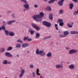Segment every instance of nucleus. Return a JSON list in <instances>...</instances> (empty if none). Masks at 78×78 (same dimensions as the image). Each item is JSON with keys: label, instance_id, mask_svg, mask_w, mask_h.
I'll list each match as a JSON object with an SVG mask.
<instances>
[{"label": "nucleus", "instance_id": "obj_23", "mask_svg": "<svg viewBox=\"0 0 78 78\" xmlns=\"http://www.w3.org/2000/svg\"><path fill=\"white\" fill-rule=\"evenodd\" d=\"M51 36H49L47 37H45L44 38H43L44 40H45V39H50V38H51Z\"/></svg>", "mask_w": 78, "mask_h": 78}, {"label": "nucleus", "instance_id": "obj_30", "mask_svg": "<svg viewBox=\"0 0 78 78\" xmlns=\"http://www.w3.org/2000/svg\"><path fill=\"white\" fill-rule=\"evenodd\" d=\"M78 14V9L77 10V11H76L74 12L73 13V14L74 16H76V14Z\"/></svg>", "mask_w": 78, "mask_h": 78}, {"label": "nucleus", "instance_id": "obj_4", "mask_svg": "<svg viewBox=\"0 0 78 78\" xmlns=\"http://www.w3.org/2000/svg\"><path fill=\"white\" fill-rule=\"evenodd\" d=\"M43 24L45 26H46L47 27H50L51 26V24L49 22L47 21H44L43 22Z\"/></svg>", "mask_w": 78, "mask_h": 78}, {"label": "nucleus", "instance_id": "obj_7", "mask_svg": "<svg viewBox=\"0 0 78 78\" xmlns=\"http://www.w3.org/2000/svg\"><path fill=\"white\" fill-rule=\"evenodd\" d=\"M64 1L65 0H60L58 3V5L59 6H62V5H63V3L64 2Z\"/></svg>", "mask_w": 78, "mask_h": 78}, {"label": "nucleus", "instance_id": "obj_44", "mask_svg": "<svg viewBox=\"0 0 78 78\" xmlns=\"http://www.w3.org/2000/svg\"><path fill=\"white\" fill-rule=\"evenodd\" d=\"M12 17H14V18H16V16H15V15L14 14H12Z\"/></svg>", "mask_w": 78, "mask_h": 78}, {"label": "nucleus", "instance_id": "obj_37", "mask_svg": "<svg viewBox=\"0 0 78 78\" xmlns=\"http://www.w3.org/2000/svg\"><path fill=\"white\" fill-rule=\"evenodd\" d=\"M16 48H20V44H17L16 46Z\"/></svg>", "mask_w": 78, "mask_h": 78}, {"label": "nucleus", "instance_id": "obj_15", "mask_svg": "<svg viewBox=\"0 0 78 78\" xmlns=\"http://www.w3.org/2000/svg\"><path fill=\"white\" fill-rule=\"evenodd\" d=\"M40 37V34L39 33H36V36L35 37V39H38Z\"/></svg>", "mask_w": 78, "mask_h": 78}, {"label": "nucleus", "instance_id": "obj_34", "mask_svg": "<svg viewBox=\"0 0 78 78\" xmlns=\"http://www.w3.org/2000/svg\"><path fill=\"white\" fill-rule=\"evenodd\" d=\"M5 51V49L4 48H3L1 50V51L2 53H3Z\"/></svg>", "mask_w": 78, "mask_h": 78}, {"label": "nucleus", "instance_id": "obj_3", "mask_svg": "<svg viewBox=\"0 0 78 78\" xmlns=\"http://www.w3.org/2000/svg\"><path fill=\"white\" fill-rule=\"evenodd\" d=\"M26 3V4H24L23 5V7H24V8L23 9V11H26V10H28L30 9L29 4H28V3Z\"/></svg>", "mask_w": 78, "mask_h": 78}, {"label": "nucleus", "instance_id": "obj_21", "mask_svg": "<svg viewBox=\"0 0 78 78\" xmlns=\"http://www.w3.org/2000/svg\"><path fill=\"white\" fill-rule=\"evenodd\" d=\"M5 33L6 36H8L9 34V32L7 30H5L4 31Z\"/></svg>", "mask_w": 78, "mask_h": 78}, {"label": "nucleus", "instance_id": "obj_2", "mask_svg": "<svg viewBox=\"0 0 78 78\" xmlns=\"http://www.w3.org/2000/svg\"><path fill=\"white\" fill-rule=\"evenodd\" d=\"M36 53L37 55H40L41 56H45L46 55V53L43 50H41L39 51V49L37 48L36 49Z\"/></svg>", "mask_w": 78, "mask_h": 78}, {"label": "nucleus", "instance_id": "obj_48", "mask_svg": "<svg viewBox=\"0 0 78 78\" xmlns=\"http://www.w3.org/2000/svg\"><path fill=\"white\" fill-rule=\"evenodd\" d=\"M73 2H74L75 3H76V2H78V0H72Z\"/></svg>", "mask_w": 78, "mask_h": 78}, {"label": "nucleus", "instance_id": "obj_33", "mask_svg": "<svg viewBox=\"0 0 78 78\" xmlns=\"http://www.w3.org/2000/svg\"><path fill=\"white\" fill-rule=\"evenodd\" d=\"M30 34H31V35H33V34L34 33H35L34 31L33 30H31L30 31Z\"/></svg>", "mask_w": 78, "mask_h": 78}, {"label": "nucleus", "instance_id": "obj_11", "mask_svg": "<svg viewBox=\"0 0 78 78\" xmlns=\"http://www.w3.org/2000/svg\"><path fill=\"white\" fill-rule=\"evenodd\" d=\"M70 33L72 34H78V31H76L72 30L71 31Z\"/></svg>", "mask_w": 78, "mask_h": 78}, {"label": "nucleus", "instance_id": "obj_55", "mask_svg": "<svg viewBox=\"0 0 78 78\" xmlns=\"http://www.w3.org/2000/svg\"><path fill=\"white\" fill-rule=\"evenodd\" d=\"M61 63L62 64V63H64V61H62L61 62Z\"/></svg>", "mask_w": 78, "mask_h": 78}, {"label": "nucleus", "instance_id": "obj_17", "mask_svg": "<svg viewBox=\"0 0 78 78\" xmlns=\"http://www.w3.org/2000/svg\"><path fill=\"white\" fill-rule=\"evenodd\" d=\"M58 0H50L48 2V3L49 4H51V3H54L55 1H57Z\"/></svg>", "mask_w": 78, "mask_h": 78}, {"label": "nucleus", "instance_id": "obj_42", "mask_svg": "<svg viewBox=\"0 0 78 78\" xmlns=\"http://www.w3.org/2000/svg\"><path fill=\"white\" fill-rule=\"evenodd\" d=\"M32 75L33 76V77H35L36 76V73L34 72H32Z\"/></svg>", "mask_w": 78, "mask_h": 78}, {"label": "nucleus", "instance_id": "obj_49", "mask_svg": "<svg viewBox=\"0 0 78 78\" xmlns=\"http://www.w3.org/2000/svg\"><path fill=\"white\" fill-rule=\"evenodd\" d=\"M3 24L4 25H6V23L5 21H3Z\"/></svg>", "mask_w": 78, "mask_h": 78}, {"label": "nucleus", "instance_id": "obj_46", "mask_svg": "<svg viewBox=\"0 0 78 78\" xmlns=\"http://www.w3.org/2000/svg\"><path fill=\"white\" fill-rule=\"evenodd\" d=\"M11 12H12L11 11H8L7 12V14H10V13H11Z\"/></svg>", "mask_w": 78, "mask_h": 78}, {"label": "nucleus", "instance_id": "obj_45", "mask_svg": "<svg viewBox=\"0 0 78 78\" xmlns=\"http://www.w3.org/2000/svg\"><path fill=\"white\" fill-rule=\"evenodd\" d=\"M28 37H24V41H26V40H28Z\"/></svg>", "mask_w": 78, "mask_h": 78}, {"label": "nucleus", "instance_id": "obj_27", "mask_svg": "<svg viewBox=\"0 0 78 78\" xmlns=\"http://www.w3.org/2000/svg\"><path fill=\"white\" fill-rule=\"evenodd\" d=\"M67 25L68 27H69V28H72V27H73V26L72 25L70 24L69 23H68Z\"/></svg>", "mask_w": 78, "mask_h": 78}, {"label": "nucleus", "instance_id": "obj_47", "mask_svg": "<svg viewBox=\"0 0 78 78\" xmlns=\"http://www.w3.org/2000/svg\"><path fill=\"white\" fill-rule=\"evenodd\" d=\"M32 40L31 39V38H28L27 39V41H32Z\"/></svg>", "mask_w": 78, "mask_h": 78}, {"label": "nucleus", "instance_id": "obj_20", "mask_svg": "<svg viewBox=\"0 0 78 78\" xmlns=\"http://www.w3.org/2000/svg\"><path fill=\"white\" fill-rule=\"evenodd\" d=\"M47 56L48 58H49V57H51V52H48L47 54Z\"/></svg>", "mask_w": 78, "mask_h": 78}, {"label": "nucleus", "instance_id": "obj_26", "mask_svg": "<svg viewBox=\"0 0 78 78\" xmlns=\"http://www.w3.org/2000/svg\"><path fill=\"white\" fill-rule=\"evenodd\" d=\"M49 18L50 20H53V15H52V14H50L49 16Z\"/></svg>", "mask_w": 78, "mask_h": 78}, {"label": "nucleus", "instance_id": "obj_50", "mask_svg": "<svg viewBox=\"0 0 78 78\" xmlns=\"http://www.w3.org/2000/svg\"><path fill=\"white\" fill-rule=\"evenodd\" d=\"M65 49L66 50H69V49H70V48L69 47H65Z\"/></svg>", "mask_w": 78, "mask_h": 78}, {"label": "nucleus", "instance_id": "obj_31", "mask_svg": "<svg viewBox=\"0 0 78 78\" xmlns=\"http://www.w3.org/2000/svg\"><path fill=\"white\" fill-rule=\"evenodd\" d=\"M64 25V23L63 22H62V23H59V26H60V27H63Z\"/></svg>", "mask_w": 78, "mask_h": 78}, {"label": "nucleus", "instance_id": "obj_19", "mask_svg": "<svg viewBox=\"0 0 78 78\" xmlns=\"http://www.w3.org/2000/svg\"><path fill=\"white\" fill-rule=\"evenodd\" d=\"M69 8L70 9H73V7L74 5L72 3H71L69 5Z\"/></svg>", "mask_w": 78, "mask_h": 78}, {"label": "nucleus", "instance_id": "obj_36", "mask_svg": "<svg viewBox=\"0 0 78 78\" xmlns=\"http://www.w3.org/2000/svg\"><path fill=\"white\" fill-rule=\"evenodd\" d=\"M37 30H40V27H37V26H36V27H35V28Z\"/></svg>", "mask_w": 78, "mask_h": 78}, {"label": "nucleus", "instance_id": "obj_53", "mask_svg": "<svg viewBox=\"0 0 78 78\" xmlns=\"http://www.w3.org/2000/svg\"><path fill=\"white\" fill-rule=\"evenodd\" d=\"M7 63L9 64H11V62H8V63Z\"/></svg>", "mask_w": 78, "mask_h": 78}, {"label": "nucleus", "instance_id": "obj_25", "mask_svg": "<svg viewBox=\"0 0 78 78\" xmlns=\"http://www.w3.org/2000/svg\"><path fill=\"white\" fill-rule=\"evenodd\" d=\"M46 9L47 11H51V8L50 7H48L46 8Z\"/></svg>", "mask_w": 78, "mask_h": 78}, {"label": "nucleus", "instance_id": "obj_54", "mask_svg": "<svg viewBox=\"0 0 78 78\" xmlns=\"http://www.w3.org/2000/svg\"><path fill=\"white\" fill-rule=\"evenodd\" d=\"M48 0H43L44 2H47V1H48Z\"/></svg>", "mask_w": 78, "mask_h": 78}, {"label": "nucleus", "instance_id": "obj_6", "mask_svg": "<svg viewBox=\"0 0 78 78\" xmlns=\"http://www.w3.org/2000/svg\"><path fill=\"white\" fill-rule=\"evenodd\" d=\"M76 52H77V50L75 49H72L69 51V53L70 55H72L73 53H76Z\"/></svg>", "mask_w": 78, "mask_h": 78}, {"label": "nucleus", "instance_id": "obj_39", "mask_svg": "<svg viewBox=\"0 0 78 78\" xmlns=\"http://www.w3.org/2000/svg\"><path fill=\"white\" fill-rule=\"evenodd\" d=\"M60 37H66L64 35L60 34L59 35Z\"/></svg>", "mask_w": 78, "mask_h": 78}, {"label": "nucleus", "instance_id": "obj_56", "mask_svg": "<svg viewBox=\"0 0 78 78\" xmlns=\"http://www.w3.org/2000/svg\"><path fill=\"white\" fill-rule=\"evenodd\" d=\"M27 53H29L30 51H27Z\"/></svg>", "mask_w": 78, "mask_h": 78}, {"label": "nucleus", "instance_id": "obj_16", "mask_svg": "<svg viewBox=\"0 0 78 78\" xmlns=\"http://www.w3.org/2000/svg\"><path fill=\"white\" fill-rule=\"evenodd\" d=\"M39 68H37L36 72V74L37 75H41V73H39Z\"/></svg>", "mask_w": 78, "mask_h": 78}, {"label": "nucleus", "instance_id": "obj_1", "mask_svg": "<svg viewBox=\"0 0 78 78\" xmlns=\"http://www.w3.org/2000/svg\"><path fill=\"white\" fill-rule=\"evenodd\" d=\"M40 15H36L33 16V18L37 22H41L42 20V17L44 16V13L43 12H41L40 13Z\"/></svg>", "mask_w": 78, "mask_h": 78}, {"label": "nucleus", "instance_id": "obj_14", "mask_svg": "<svg viewBox=\"0 0 78 78\" xmlns=\"http://www.w3.org/2000/svg\"><path fill=\"white\" fill-rule=\"evenodd\" d=\"M64 35H65V36L66 37H67V35H69V32H68V31H66L64 32Z\"/></svg>", "mask_w": 78, "mask_h": 78}, {"label": "nucleus", "instance_id": "obj_10", "mask_svg": "<svg viewBox=\"0 0 78 78\" xmlns=\"http://www.w3.org/2000/svg\"><path fill=\"white\" fill-rule=\"evenodd\" d=\"M16 22V20H13L11 21H9L7 22V24L8 25H11L13 22Z\"/></svg>", "mask_w": 78, "mask_h": 78}, {"label": "nucleus", "instance_id": "obj_62", "mask_svg": "<svg viewBox=\"0 0 78 78\" xmlns=\"http://www.w3.org/2000/svg\"><path fill=\"white\" fill-rule=\"evenodd\" d=\"M69 62H67V64H69Z\"/></svg>", "mask_w": 78, "mask_h": 78}, {"label": "nucleus", "instance_id": "obj_22", "mask_svg": "<svg viewBox=\"0 0 78 78\" xmlns=\"http://www.w3.org/2000/svg\"><path fill=\"white\" fill-rule=\"evenodd\" d=\"M64 13V10L62 9H61L59 10L58 12V14H62Z\"/></svg>", "mask_w": 78, "mask_h": 78}, {"label": "nucleus", "instance_id": "obj_43", "mask_svg": "<svg viewBox=\"0 0 78 78\" xmlns=\"http://www.w3.org/2000/svg\"><path fill=\"white\" fill-rule=\"evenodd\" d=\"M34 7L35 8H38V5L37 4H34Z\"/></svg>", "mask_w": 78, "mask_h": 78}, {"label": "nucleus", "instance_id": "obj_57", "mask_svg": "<svg viewBox=\"0 0 78 78\" xmlns=\"http://www.w3.org/2000/svg\"><path fill=\"white\" fill-rule=\"evenodd\" d=\"M2 30V27H0V31H1Z\"/></svg>", "mask_w": 78, "mask_h": 78}, {"label": "nucleus", "instance_id": "obj_29", "mask_svg": "<svg viewBox=\"0 0 78 78\" xmlns=\"http://www.w3.org/2000/svg\"><path fill=\"white\" fill-rule=\"evenodd\" d=\"M3 64L4 65L6 64H8V62L6 60H4L3 62Z\"/></svg>", "mask_w": 78, "mask_h": 78}, {"label": "nucleus", "instance_id": "obj_13", "mask_svg": "<svg viewBox=\"0 0 78 78\" xmlns=\"http://www.w3.org/2000/svg\"><path fill=\"white\" fill-rule=\"evenodd\" d=\"M28 45H29V43H24L22 44V46L24 48H25V47H28Z\"/></svg>", "mask_w": 78, "mask_h": 78}, {"label": "nucleus", "instance_id": "obj_18", "mask_svg": "<svg viewBox=\"0 0 78 78\" xmlns=\"http://www.w3.org/2000/svg\"><path fill=\"white\" fill-rule=\"evenodd\" d=\"M9 35L10 36H14V35H15V34H14V33L13 32L9 31Z\"/></svg>", "mask_w": 78, "mask_h": 78}, {"label": "nucleus", "instance_id": "obj_35", "mask_svg": "<svg viewBox=\"0 0 78 78\" xmlns=\"http://www.w3.org/2000/svg\"><path fill=\"white\" fill-rule=\"evenodd\" d=\"M30 69H33L34 68V65L33 64H30L29 66Z\"/></svg>", "mask_w": 78, "mask_h": 78}, {"label": "nucleus", "instance_id": "obj_5", "mask_svg": "<svg viewBox=\"0 0 78 78\" xmlns=\"http://www.w3.org/2000/svg\"><path fill=\"white\" fill-rule=\"evenodd\" d=\"M25 69H22L21 70V73L20 75V78H21L22 76H23V74L25 73Z\"/></svg>", "mask_w": 78, "mask_h": 78}, {"label": "nucleus", "instance_id": "obj_51", "mask_svg": "<svg viewBox=\"0 0 78 78\" xmlns=\"http://www.w3.org/2000/svg\"><path fill=\"white\" fill-rule=\"evenodd\" d=\"M23 41L20 40V43H21V44H22V43H23Z\"/></svg>", "mask_w": 78, "mask_h": 78}, {"label": "nucleus", "instance_id": "obj_61", "mask_svg": "<svg viewBox=\"0 0 78 78\" xmlns=\"http://www.w3.org/2000/svg\"><path fill=\"white\" fill-rule=\"evenodd\" d=\"M2 17V15H0V17Z\"/></svg>", "mask_w": 78, "mask_h": 78}, {"label": "nucleus", "instance_id": "obj_60", "mask_svg": "<svg viewBox=\"0 0 78 78\" xmlns=\"http://www.w3.org/2000/svg\"><path fill=\"white\" fill-rule=\"evenodd\" d=\"M72 23V25H73V24H74L73 23Z\"/></svg>", "mask_w": 78, "mask_h": 78}, {"label": "nucleus", "instance_id": "obj_38", "mask_svg": "<svg viewBox=\"0 0 78 78\" xmlns=\"http://www.w3.org/2000/svg\"><path fill=\"white\" fill-rule=\"evenodd\" d=\"M55 26L56 28V30H58V25L57 24H55Z\"/></svg>", "mask_w": 78, "mask_h": 78}, {"label": "nucleus", "instance_id": "obj_24", "mask_svg": "<svg viewBox=\"0 0 78 78\" xmlns=\"http://www.w3.org/2000/svg\"><path fill=\"white\" fill-rule=\"evenodd\" d=\"M58 22L59 23H61L63 22V20L62 19H58Z\"/></svg>", "mask_w": 78, "mask_h": 78}, {"label": "nucleus", "instance_id": "obj_8", "mask_svg": "<svg viewBox=\"0 0 78 78\" xmlns=\"http://www.w3.org/2000/svg\"><path fill=\"white\" fill-rule=\"evenodd\" d=\"M5 55L7 57L10 58L12 56V55H11L10 53L8 52H7L5 53Z\"/></svg>", "mask_w": 78, "mask_h": 78}, {"label": "nucleus", "instance_id": "obj_12", "mask_svg": "<svg viewBox=\"0 0 78 78\" xmlns=\"http://www.w3.org/2000/svg\"><path fill=\"white\" fill-rule=\"evenodd\" d=\"M56 69H59V68H63V66H61L60 64H58L56 65L55 66Z\"/></svg>", "mask_w": 78, "mask_h": 78}, {"label": "nucleus", "instance_id": "obj_9", "mask_svg": "<svg viewBox=\"0 0 78 78\" xmlns=\"http://www.w3.org/2000/svg\"><path fill=\"white\" fill-rule=\"evenodd\" d=\"M68 67L69 69H71V70H72L73 69H75V65H74L73 64H72L70 65Z\"/></svg>", "mask_w": 78, "mask_h": 78}, {"label": "nucleus", "instance_id": "obj_59", "mask_svg": "<svg viewBox=\"0 0 78 78\" xmlns=\"http://www.w3.org/2000/svg\"><path fill=\"white\" fill-rule=\"evenodd\" d=\"M58 33H61V31H58Z\"/></svg>", "mask_w": 78, "mask_h": 78}, {"label": "nucleus", "instance_id": "obj_64", "mask_svg": "<svg viewBox=\"0 0 78 78\" xmlns=\"http://www.w3.org/2000/svg\"><path fill=\"white\" fill-rule=\"evenodd\" d=\"M5 78H7V77H5Z\"/></svg>", "mask_w": 78, "mask_h": 78}, {"label": "nucleus", "instance_id": "obj_40", "mask_svg": "<svg viewBox=\"0 0 78 78\" xmlns=\"http://www.w3.org/2000/svg\"><path fill=\"white\" fill-rule=\"evenodd\" d=\"M21 2H24V3H27L28 2L26 0H20Z\"/></svg>", "mask_w": 78, "mask_h": 78}, {"label": "nucleus", "instance_id": "obj_41", "mask_svg": "<svg viewBox=\"0 0 78 78\" xmlns=\"http://www.w3.org/2000/svg\"><path fill=\"white\" fill-rule=\"evenodd\" d=\"M2 30H6L5 27L4 26H2L1 27Z\"/></svg>", "mask_w": 78, "mask_h": 78}, {"label": "nucleus", "instance_id": "obj_28", "mask_svg": "<svg viewBox=\"0 0 78 78\" xmlns=\"http://www.w3.org/2000/svg\"><path fill=\"white\" fill-rule=\"evenodd\" d=\"M12 49V47H9L7 49V51H10V50H11Z\"/></svg>", "mask_w": 78, "mask_h": 78}, {"label": "nucleus", "instance_id": "obj_32", "mask_svg": "<svg viewBox=\"0 0 78 78\" xmlns=\"http://www.w3.org/2000/svg\"><path fill=\"white\" fill-rule=\"evenodd\" d=\"M32 26L34 27V28H35V27L37 26V25L36 24L33 23H32L31 24Z\"/></svg>", "mask_w": 78, "mask_h": 78}, {"label": "nucleus", "instance_id": "obj_58", "mask_svg": "<svg viewBox=\"0 0 78 78\" xmlns=\"http://www.w3.org/2000/svg\"><path fill=\"white\" fill-rule=\"evenodd\" d=\"M17 57H19V55H16Z\"/></svg>", "mask_w": 78, "mask_h": 78}, {"label": "nucleus", "instance_id": "obj_63", "mask_svg": "<svg viewBox=\"0 0 78 78\" xmlns=\"http://www.w3.org/2000/svg\"><path fill=\"white\" fill-rule=\"evenodd\" d=\"M16 23H18V22H16Z\"/></svg>", "mask_w": 78, "mask_h": 78}, {"label": "nucleus", "instance_id": "obj_52", "mask_svg": "<svg viewBox=\"0 0 78 78\" xmlns=\"http://www.w3.org/2000/svg\"><path fill=\"white\" fill-rule=\"evenodd\" d=\"M17 42H20V39H18L17 41Z\"/></svg>", "mask_w": 78, "mask_h": 78}]
</instances>
